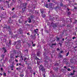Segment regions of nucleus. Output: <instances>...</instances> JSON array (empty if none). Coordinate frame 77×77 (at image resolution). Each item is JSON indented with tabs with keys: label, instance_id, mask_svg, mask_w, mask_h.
<instances>
[{
	"label": "nucleus",
	"instance_id": "nucleus-55",
	"mask_svg": "<svg viewBox=\"0 0 77 77\" xmlns=\"http://www.w3.org/2000/svg\"><path fill=\"white\" fill-rule=\"evenodd\" d=\"M45 17V15H44V16H43V18H44V17Z\"/></svg>",
	"mask_w": 77,
	"mask_h": 77
},
{
	"label": "nucleus",
	"instance_id": "nucleus-16",
	"mask_svg": "<svg viewBox=\"0 0 77 77\" xmlns=\"http://www.w3.org/2000/svg\"><path fill=\"white\" fill-rule=\"evenodd\" d=\"M60 39V38H57V41H59Z\"/></svg>",
	"mask_w": 77,
	"mask_h": 77
},
{
	"label": "nucleus",
	"instance_id": "nucleus-59",
	"mask_svg": "<svg viewBox=\"0 0 77 77\" xmlns=\"http://www.w3.org/2000/svg\"><path fill=\"white\" fill-rule=\"evenodd\" d=\"M59 44L60 45H61V43H59Z\"/></svg>",
	"mask_w": 77,
	"mask_h": 77
},
{
	"label": "nucleus",
	"instance_id": "nucleus-30",
	"mask_svg": "<svg viewBox=\"0 0 77 77\" xmlns=\"http://www.w3.org/2000/svg\"><path fill=\"white\" fill-rule=\"evenodd\" d=\"M3 75L4 76H6V73H4Z\"/></svg>",
	"mask_w": 77,
	"mask_h": 77
},
{
	"label": "nucleus",
	"instance_id": "nucleus-20",
	"mask_svg": "<svg viewBox=\"0 0 77 77\" xmlns=\"http://www.w3.org/2000/svg\"><path fill=\"white\" fill-rule=\"evenodd\" d=\"M55 66H57L59 65V64L58 63H55L54 64Z\"/></svg>",
	"mask_w": 77,
	"mask_h": 77
},
{
	"label": "nucleus",
	"instance_id": "nucleus-4",
	"mask_svg": "<svg viewBox=\"0 0 77 77\" xmlns=\"http://www.w3.org/2000/svg\"><path fill=\"white\" fill-rule=\"evenodd\" d=\"M16 44H17V45H16L17 48H20V44H21V41H18L17 42H16Z\"/></svg>",
	"mask_w": 77,
	"mask_h": 77
},
{
	"label": "nucleus",
	"instance_id": "nucleus-6",
	"mask_svg": "<svg viewBox=\"0 0 77 77\" xmlns=\"http://www.w3.org/2000/svg\"><path fill=\"white\" fill-rule=\"evenodd\" d=\"M50 27H57V25L55 23H53V22L51 23Z\"/></svg>",
	"mask_w": 77,
	"mask_h": 77
},
{
	"label": "nucleus",
	"instance_id": "nucleus-11",
	"mask_svg": "<svg viewBox=\"0 0 77 77\" xmlns=\"http://www.w3.org/2000/svg\"><path fill=\"white\" fill-rule=\"evenodd\" d=\"M52 4H49V7L50 8H52Z\"/></svg>",
	"mask_w": 77,
	"mask_h": 77
},
{
	"label": "nucleus",
	"instance_id": "nucleus-13",
	"mask_svg": "<svg viewBox=\"0 0 77 77\" xmlns=\"http://www.w3.org/2000/svg\"><path fill=\"white\" fill-rule=\"evenodd\" d=\"M66 61V58H65L63 60V62L65 63Z\"/></svg>",
	"mask_w": 77,
	"mask_h": 77
},
{
	"label": "nucleus",
	"instance_id": "nucleus-35",
	"mask_svg": "<svg viewBox=\"0 0 77 77\" xmlns=\"http://www.w3.org/2000/svg\"><path fill=\"white\" fill-rule=\"evenodd\" d=\"M64 68H65V69H67V67H66V66H64Z\"/></svg>",
	"mask_w": 77,
	"mask_h": 77
},
{
	"label": "nucleus",
	"instance_id": "nucleus-29",
	"mask_svg": "<svg viewBox=\"0 0 77 77\" xmlns=\"http://www.w3.org/2000/svg\"><path fill=\"white\" fill-rule=\"evenodd\" d=\"M77 48V46L75 47L74 48V49H75V51H76L77 50L75 49V48Z\"/></svg>",
	"mask_w": 77,
	"mask_h": 77
},
{
	"label": "nucleus",
	"instance_id": "nucleus-33",
	"mask_svg": "<svg viewBox=\"0 0 77 77\" xmlns=\"http://www.w3.org/2000/svg\"><path fill=\"white\" fill-rule=\"evenodd\" d=\"M37 59L38 60V61L39 62H40V60H39V58H37Z\"/></svg>",
	"mask_w": 77,
	"mask_h": 77
},
{
	"label": "nucleus",
	"instance_id": "nucleus-47",
	"mask_svg": "<svg viewBox=\"0 0 77 77\" xmlns=\"http://www.w3.org/2000/svg\"><path fill=\"white\" fill-rule=\"evenodd\" d=\"M15 61H16V62H18V60L15 59Z\"/></svg>",
	"mask_w": 77,
	"mask_h": 77
},
{
	"label": "nucleus",
	"instance_id": "nucleus-7",
	"mask_svg": "<svg viewBox=\"0 0 77 77\" xmlns=\"http://www.w3.org/2000/svg\"><path fill=\"white\" fill-rule=\"evenodd\" d=\"M19 34H21V33H23V30L22 29H20L19 30Z\"/></svg>",
	"mask_w": 77,
	"mask_h": 77
},
{
	"label": "nucleus",
	"instance_id": "nucleus-1",
	"mask_svg": "<svg viewBox=\"0 0 77 77\" xmlns=\"http://www.w3.org/2000/svg\"><path fill=\"white\" fill-rule=\"evenodd\" d=\"M45 51H43V54L44 56V58H45L46 60L44 62L45 65H47L48 63V60L49 59V57L48 56V55L46 54L47 52H46V49H44Z\"/></svg>",
	"mask_w": 77,
	"mask_h": 77
},
{
	"label": "nucleus",
	"instance_id": "nucleus-43",
	"mask_svg": "<svg viewBox=\"0 0 77 77\" xmlns=\"http://www.w3.org/2000/svg\"><path fill=\"white\" fill-rule=\"evenodd\" d=\"M43 77H46L45 74H43Z\"/></svg>",
	"mask_w": 77,
	"mask_h": 77
},
{
	"label": "nucleus",
	"instance_id": "nucleus-17",
	"mask_svg": "<svg viewBox=\"0 0 77 77\" xmlns=\"http://www.w3.org/2000/svg\"><path fill=\"white\" fill-rule=\"evenodd\" d=\"M45 6L47 8H48V4H46L45 5Z\"/></svg>",
	"mask_w": 77,
	"mask_h": 77
},
{
	"label": "nucleus",
	"instance_id": "nucleus-12",
	"mask_svg": "<svg viewBox=\"0 0 77 77\" xmlns=\"http://www.w3.org/2000/svg\"><path fill=\"white\" fill-rule=\"evenodd\" d=\"M59 58H60L62 57V55H61L60 54L59 56Z\"/></svg>",
	"mask_w": 77,
	"mask_h": 77
},
{
	"label": "nucleus",
	"instance_id": "nucleus-14",
	"mask_svg": "<svg viewBox=\"0 0 77 77\" xmlns=\"http://www.w3.org/2000/svg\"><path fill=\"white\" fill-rule=\"evenodd\" d=\"M1 57H2V58H4V57H5V55L2 54L1 55Z\"/></svg>",
	"mask_w": 77,
	"mask_h": 77
},
{
	"label": "nucleus",
	"instance_id": "nucleus-18",
	"mask_svg": "<svg viewBox=\"0 0 77 77\" xmlns=\"http://www.w3.org/2000/svg\"><path fill=\"white\" fill-rule=\"evenodd\" d=\"M69 52L68 51L67 53L66 54V56H68V55H69Z\"/></svg>",
	"mask_w": 77,
	"mask_h": 77
},
{
	"label": "nucleus",
	"instance_id": "nucleus-2",
	"mask_svg": "<svg viewBox=\"0 0 77 77\" xmlns=\"http://www.w3.org/2000/svg\"><path fill=\"white\" fill-rule=\"evenodd\" d=\"M27 5V3H25L24 4L23 3L20 4V5L19 6V8H22L23 10L24 9H26V6Z\"/></svg>",
	"mask_w": 77,
	"mask_h": 77
},
{
	"label": "nucleus",
	"instance_id": "nucleus-36",
	"mask_svg": "<svg viewBox=\"0 0 77 77\" xmlns=\"http://www.w3.org/2000/svg\"><path fill=\"white\" fill-rule=\"evenodd\" d=\"M26 59H27V58H26V57H25V59H24V60L25 61V62L26 61Z\"/></svg>",
	"mask_w": 77,
	"mask_h": 77
},
{
	"label": "nucleus",
	"instance_id": "nucleus-26",
	"mask_svg": "<svg viewBox=\"0 0 77 77\" xmlns=\"http://www.w3.org/2000/svg\"><path fill=\"white\" fill-rule=\"evenodd\" d=\"M35 45H36V44H33L32 45V47H35Z\"/></svg>",
	"mask_w": 77,
	"mask_h": 77
},
{
	"label": "nucleus",
	"instance_id": "nucleus-37",
	"mask_svg": "<svg viewBox=\"0 0 77 77\" xmlns=\"http://www.w3.org/2000/svg\"><path fill=\"white\" fill-rule=\"evenodd\" d=\"M29 69H32V67H28Z\"/></svg>",
	"mask_w": 77,
	"mask_h": 77
},
{
	"label": "nucleus",
	"instance_id": "nucleus-46",
	"mask_svg": "<svg viewBox=\"0 0 77 77\" xmlns=\"http://www.w3.org/2000/svg\"><path fill=\"white\" fill-rule=\"evenodd\" d=\"M75 72V71L74 70L73 71V73H74Z\"/></svg>",
	"mask_w": 77,
	"mask_h": 77
},
{
	"label": "nucleus",
	"instance_id": "nucleus-58",
	"mask_svg": "<svg viewBox=\"0 0 77 77\" xmlns=\"http://www.w3.org/2000/svg\"><path fill=\"white\" fill-rule=\"evenodd\" d=\"M35 72H34V73H33L34 75H35Z\"/></svg>",
	"mask_w": 77,
	"mask_h": 77
},
{
	"label": "nucleus",
	"instance_id": "nucleus-27",
	"mask_svg": "<svg viewBox=\"0 0 77 77\" xmlns=\"http://www.w3.org/2000/svg\"><path fill=\"white\" fill-rule=\"evenodd\" d=\"M75 38H76V37H73L72 38V39H75Z\"/></svg>",
	"mask_w": 77,
	"mask_h": 77
},
{
	"label": "nucleus",
	"instance_id": "nucleus-24",
	"mask_svg": "<svg viewBox=\"0 0 77 77\" xmlns=\"http://www.w3.org/2000/svg\"><path fill=\"white\" fill-rule=\"evenodd\" d=\"M74 73H71L70 75H74Z\"/></svg>",
	"mask_w": 77,
	"mask_h": 77
},
{
	"label": "nucleus",
	"instance_id": "nucleus-22",
	"mask_svg": "<svg viewBox=\"0 0 77 77\" xmlns=\"http://www.w3.org/2000/svg\"><path fill=\"white\" fill-rule=\"evenodd\" d=\"M11 40H9V43H8L9 45H11Z\"/></svg>",
	"mask_w": 77,
	"mask_h": 77
},
{
	"label": "nucleus",
	"instance_id": "nucleus-41",
	"mask_svg": "<svg viewBox=\"0 0 77 77\" xmlns=\"http://www.w3.org/2000/svg\"><path fill=\"white\" fill-rule=\"evenodd\" d=\"M15 9V8H13L12 9V11H14V10Z\"/></svg>",
	"mask_w": 77,
	"mask_h": 77
},
{
	"label": "nucleus",
	"instance_id": "nucleus-50",
	"mask_svg": "<svg viewBox=\"0 0 77 77\" xmlns=\"http://www.w3.org/2000/svg\"><path fill=\"white\" fill-rule=\"evenodd\" d=\"M27 35H30V33H27Z\"/></svg>",
	"mask_w": 77,
	"mask_h": 77
},
{
	"label": "nucleus",
	"instance_id": "nucleus-3",
	"mask_svg": "<svg viewBox=\"0 0 77 77\" xmlns=\"http://www.w3.org/2000/svg\"><path fill=\"white\" fill-rule=\"evenodd\" d=\"M5 28H6V29H8V31L9 32V35H12V34H13L12 32L10 31V30L11 29V28H10V27L9 26H6V27H4V29Z\"/></svg>",
	"mask_w": 77,
	"mask_h": 77
},
{
	"label": "nucleus",
	"instance_id": "nucleus-23",
	"mask_svg": "<svg viewBox=\"0 0 77 77\" xmlns=\"http://www.w3.org/2000/svg\"><path fill=\"white\" fill-rule=\"evenodd\" d=\"M14 37L15 38H17V35H15V36H14Z\"/></svg>",
	"mask_w": 77,
	"mask_h": 77
},
{
	"label": "nucleus",
	"instance_id": "nucleus-25",
	"mask_svg": "<svg viewBox=\"0 0 77 77\" xmlns=\"http://www.w3.org/2000/svg\"><path fill=\"white\" fill-rule=\"evenodd\" d=\"M6 2V3H8V4H9V1H7Z\"/></svg>",
	"mask_w": 77,
	"mask_h": 77
},
{
	"label": "nucleus",
	"instance_id": "nucleus-49",
	"mask_svg": "<svg viewBox=\"0 0 77 77\" xmlns=\"http://www.w3.org/2000/svg\"><path fill=\"white\" fill-rule=\"evenodd\" d=\"M3 50H6V49H5V48H3Z\"/></svg>",
	"mask_w": 77,
	"mask_h": 77
},
{
	"label": "nucleus",
	"instance_id": "nucleus-53",
	"mask_svg": "<svg viewBox=\"0 0 77 77\" xmlns=\"http://www.w3.org/2000/svg\"><path fill=\"white\" fill-rule=\"evenodd\" d=\"M18 2H19V3H20V0H18Z\"/></svg>",
	"mask_w": 77,
	"mask_h": 77
},
{
	"label": "nucleus",
	"instance_id": "nucleus-56",
	"mask_svg": "<svg viewBox=\"0 0 77 77\" xmlns=\"http://www.w3.org/2000/svg\"><path fill=\"white\" fill-rule=\"evenodd\" d=\"M74 9H77V8L75 7Z\"/></svg>",
	"mask_w": 77,
	"mask_h": 77
},
{
	"label": "nucleus",
	"instance_id": "nucleus-52",
	"mask_svg": "<svg viewBox=\"0 0 77 77\" xmlns=\"http://www.w3.org/2000/svg\"><path fill=\"white\" fill-rule=\"evenodd\" d=\"M8 73H10V72H11V71H8Z\"/></svg>",
	"mask_w": 77,
	"mask_h": 77
},
{
	"label": "nucleus",
	"instance_id": "nucleus-39",
	"mask_svg": "<svg viewBox=\"0 0 77 77\" xmlns=\"http://www.w3.org/2000/svg\"><path fill=\"white\" fill-rule=\"evenodd\" d=\"M14 66H11V68H14Z\"/></svg>",
	"mask_w": 77,
	"mask_h": 77
},
{
	"label": "nucleus",
	"instance_id": "nucleus-62",
	"mask_svg": "<svg viewBox=\"0 0 77 77\" xmlns=\"http://www.w3.org/2000/svg\"><path fill=\"white\" fill-rule=\"evenodd\" d=\"M62 41H64V38H63Z\"/></svg>",
	"mask_w": 77,
	"mask_h": 77
},
{
	"label": "nucleus",
	"instance_id": "nucleus-60",
	"mask_svg": "<svg viewBox=\"0 0 77 77\" xmlns=\"http://www.w3.org/2000/svg\"><path fill=\"white\" fill-rule=\"evenodd\" d=\"M61 38H62V36H63V35L62 34L61 35Z\"/></svg>",
	"mask_w": 77,
	"mask_h": 77
},
{
	"label": "nucleus",
	"instance_id": "nucleus-31",
	"mask_svg": "<svg viewBox=\"0 0 77 77\" xmlns=\"http://www.w3.org/2000/svg\"><path fill=\"white\" fill-rule=\"evenodd\" d=\"M60 6H63V4H62V3H61L60 4Z\"/></svg>",
	"mask_w": 77,
	"mask_h": 77
},
{
	"label": "nucleus",
	"instance_id": "nucleus-45",
	"mask_svg": "<svg viewBox=\"0 0 77 77\" xmlns=\"http://www.w3.org/2000/svg\"><path fill=\"white\" fill-rule=\"evenodd\" d=\"M20 76L21 77H23V76H24V75H20Z\"/></svg>",
	"mask_w": 77,
	"mask_h": 77
},
{
	"label": "nucleus",
	"instance_id": "nucleus-5",
	"mask_svg": "<svg viewBox=\"0 0 77 77\" xmlns=\"http://www.w3.org/2000/svg\"><path fill=\"white\" fill-rule=\"evenodd\" d=\"M39 70H42V71H45V68L41 65H40L39 67Z\"/></svg>",
	"mask_w": 77,
	"mask_h": 77
},
{
	"label": "nucleus",
	"instance_id": "nucleus-21",
	"mask_svg": "<svg viewBox=\"0 0 77 77\" xmlns=\"http://www.w3.org/2000/svg\"><path fill=\"white\" fill-rule=\"evenodd\" d=\"M67 71H71V70L69 68L67 69Z\"/></svg>",
	"mask_w": 77,
	"mask_h": 77
},
{
	"label": "nucleus",
	"instance_id": "nucleus-54",
	"mask_svg": "<svg viewBox=\"0 0 77 77\" xmlns=\"http://www.w3.org/2000/svg\"><path fill=\"white\" fill-rule=\"evenodd\" d=\"M1 70H3V68H1Z\"/></svg>",
	"mask_w": 77,
	"mask_h": 77
},
{
	"label": "nucleus",
	"instance_id": "nucleus-15",
	"mask_svg": "<svg viewBox=\"0 0 77 77\" xmlns=\"http://www.w3.org/2000/svg\"><path fill=\"white\" fill-rule=\"evenodd\" d=\"M41 12V13H42V14L43 13H44V11H42V9H41L40 10Z\"/></svg>",
	"mask_w": 77,
	"mask_h": 77
},
{
	"label": "nucleus",
	"instance_id": "nucleus-28",
	"mask_svg": "<svg viewBox=\"0 0 77 77\" xmlns=\"http://www.w3.org/2000/svg\"><path fill=\"white\" fill-rule=\"evenodd\" d=\"M57 69H58V68H54V69H55V70H56V71H57Z\"/></svg>",
	"mask_w": 77,
	"mask_h": 77
},
{
	"label": "nucleus",
	"instance_id": "nucleus-40",
	"mask_svg": "<svg viewBox=\"0 0 77 77\" xmlns=\"http://www.w3.org/2000/svg\"><path fill=\"white\" fill-rule=\"evenodd\" d=\"M6 51H6V50L5 49L4 50V53H6Z\"/></svg>",
	"mask_w": 77,
	"mask_h": 77
},
{
	"label": "nucleus",
	"instance_id": "nucleus-38",
	"mask_svg": "<svg viewBox=\"0 0 77 77\" xmlns=\"http://www.w3.org/2000/svg\"><path fill=\"white\" fill-rule=\"evenodd\" d=\"M34 32H35V33H37V32L36 31V30H34Z\"/></svg>",
	"mask_w": 77,
	"mask_h": 77
},
{
	"label": "nucleus",
	"instance_id": "nucleus-64",
	"mask_svg": "<svg viewBox=\"0 0 77 77\" xmlns=\"http://www.w3.org/2000/svg\"><path fill=\"white\" fill-rule=\"evenodd\" d=\"M36 30H38V29H36Z\"/></svg>",
	"mask_w": 77,
	"mask_h": 77
},
{
	"label": "nucleus",
	"instance_id": "nucleus-48",
	"mask_svg": "<svg viewBox=\"0 0 77 77\" xmlns=\"http://www.w3.org/2000/svg\"><path fill=\"white\" fill-rule=\"evenodd\" d=\"M57 51H59V48H57Z\"/></svg>",
	"mask_w": 77,
	"mask_h": 77
},
{
	"label": "nucleus",
	"instance_id": "nucleus-32",
	"mask_svg": "<svg viewBox=\"0 0 77 77\" xmlns=\"http://www.w3.org/2000/svg\"><path fill=\"white\" fill-rule=\"evenodd\" d=\"M68 15H70V14H71V12H68Z\"/></svg>",
	"mask_w": 77,
	"mask_h": 77
},
{
	"label": "nucleus",
	"instance_id": "nucleus-63",
	"mask_svg": "<svg viewBox=\"0 0 77 77\" xmlns=\"http://www.w3.org/2000/svg\"><path fill=\"white\" fill-rule=\"evenodd\" d=\"M19 64V65H21V63H20Z\"/></svg>",
	"mask_w": 77,
	"mask_h": 77
},
{
	"label": "nucleus",
	"instance_id": "nucleus-61",
	"mask_svg": "<svg viewBox=\"0 0 77 77\" xmlns=\"http://www.w3.org/2000/svg\"><path fill=\"white\" fill-rule=\"evenodd\" d=\"M33 44V42H32V44Z\"/></svg>",
	"mask_w": 77,
	"mask_h": 77
},
{
	"label": "nucleus",
	"instance_id": "nucleus-9",
	"mask_svg": "<svg viewBox=\"0 0 77 77\" xmlns=\"http://www.w3.org/2000/svg\"><path fill=\"white\" fill-rule=\"evenodd\" d=\"M28 23H31V19H30V18L28 19Z\"/></svg>",
	"mask_w": 77,
	"mask_h": 77
},
{
	"label": "nucleus",
	"instance_id": "nucleus-51",
	"mask_svg": "<svg viewBox=\"0 0 77 77\" xmlns=\"http://www.w3.org/2000/svg\"><path fill=\"white\" fill-rule=\"evenodd\" d=\"M60 53H63V51H61L60 52Z\"/></svg>",
	"mask_w": 77,
	"mask_h": 77
},
{
	"label": "nucleus",
	"instance_id": "nucleus-8",
	"mask_svg": "<svg viewBox=\"0 0 77 77\" xmlns=\"http://www.w3.org/2000/svg\"><path fill=\"white\" fill-rule=\"evenodd\" d=\"M41 53L40 51L38 52L37 54V55L38 56H39L40 54H41Z\"/></svg>",
	"mask_w": 77,
	"mask_h": 77
},
{
	"label": "nucleus",
	"instance_id": "nucleus-19",
	"mask_svg": "<svg viewBox=\"0 0 77 77\" xmlns=\"http://www.w3.org/2000/svg\"><path fill=\"white\" fill-rule=\"evenodd\" d=\"M0 8L1 9V10H3V11H4L5 9L3 8V7H1Z\"/></svg>",
	"mask_w": 77,
	"mask_h": 77
},
{
	"label": "nucleus",
	"instance_id": "nucleus-34",
	"mask_svg": "<svg viewBox=\"0 0 77 77\" xmlns=\"http://www.w3.org/2000/svg\"><path fill=\"white\" fill-rule=\"evenodd\" d=\"M18 22L19 23H21V22H20V20H19Z\"/></svg>",
	"mask_w": 77,
	"mask_h": 77
},
{
	"label": "nucleus",
	"instance_id": "nucleus-44",
	"mask_svg": "<svg viewBox=\"0 0 77 77\" xmlns=\"http://www.w3.org/2000/svg\"><path fill=\"white\" fill-rule=\"evenodd\" d=\"M11 58H14V57H13V56H12V55H11Z\"/></svg>",
	"mask_w": 77,
	"mask_h": 77
},
{
	"label": "nucleus",
	"instance_id": "nucleus-57",
	"mask_svg": "<svg viewBox=\"0 0 77 77\" xmlns=\"http://www.w3.org/2000/svg\"><path fill=\"white\" fill-rule=\"evenodd\" d=\"M16 66H18V64L17 63V64H16Z\"/></svg>",
	"mask_w": 77,
	"mask_h": 77
},
{
	"label": "nucleus",
	"instance_id": "nucleus-10",
	"mask_svg": "<svg viewBox=\"0 0 77 77\" xmlns=\"http://www.w3.org/2000/svg\"><path fill=\"white\" fill-rule=\"evenodd\" d=\"M56 45V44L54 43V44H52V45L51 46V47H52V48L53 47V45Z\"/></svg>",
	"mask_w": 77,
	"mask_h": 77
},
{
	"label": "nucleus",
	"instance_id": "nucleus-42",
	"mask_svg": "<svg viewBox=\"0 0 77 77\" xmlns=\"http://www.w3.org/2000/svg\"><path fill=\"white\" fill-rule=\"evenodd\" d=\"M18 57H19V56H15V57H16V58H18Z\"/></svg>",
	"mask_w": 77,
	"mask_h": 77
}]
</instances>
